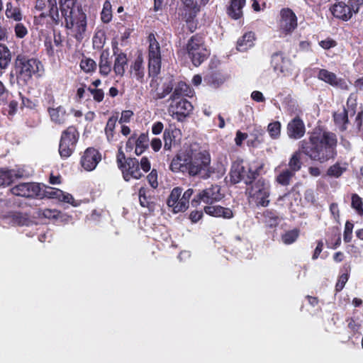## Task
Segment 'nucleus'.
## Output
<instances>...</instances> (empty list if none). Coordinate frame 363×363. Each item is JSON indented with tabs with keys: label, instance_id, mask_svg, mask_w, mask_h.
<instances>
[{
	"label": "nucleus",
	"instance_id": "1",
	"mask_svg": "<svg viewBox=\"0 0 363 363\" xmlns=\"http://www.w3.org/2000/svg\"><path fill=\"white\" fill-rule=\"evenodd\" d=\"M337 144V137L334 133L320 129L315 130L308 140H303L299 143L298 150L293 154L289 163L291 169H286L280 172L277 182H289L294 179L295 172L301 166V153L311 160L324 163L335 158Z\"/></svg>",
	"mask_w": 363,
	"mask_h": 363
},
{
	"label": "nucleus",
	"instance_id": "2",
	"mask_svg": "<svg viewBox=\"0 0 363 363\" xmlns=\"http://www.w3.org/2000/svg\"><path fill=\"white\" fill-rule=\"evenodd\" d=\"M76 0H60L61 15L59 13L57 3L48 4L49 14L52 23L57 25L64 18L66 28L71 30L74 38L80 41L86 28V15L79 7L75 6Z\"/></svg>",
	"mask_w": 363,
	"mask_h": 363
},
{
	"label": "nucleus",
	"instance_id": "3",
	"mask_svg": "<svg viewBox=\"0 0 363 363\" xmlns=\"http://www.w3.org/2000/svg\"><path fill=\"white\" fill-rule=\"evenodd\" d=\"M210 162L208 152L190 148L172 160L170 169L172 172L187 173L190 176L206 179L211 174Z\"/></svg>",
	"mask_w": 363,
	"mask_h": 363
},
{
	"label": "nucleus",
	"instance_id": "4",
	"mask_svg": "<svg viewBox=\"0 0 363 363\" xmlns=\"http://www.w3.org/2000/svg\"><path fill=\"white\" fill-rule=\"evenodd\" d=\"M186 51L192 63L199 66L206 59L208 52L204 45V41L201 35H193L186 44Z\"/></svg>",
	"mask_w": 363,
	"mask_h": 363
},
{
	"label": "nucleus",
	"instance_id": "5",
	"mask_svg": "<svg viewBox=\"0 0 363 363\" xmlns=\"http://www.w3.org/2000/svg\"><path fill=\"white\" fill-rule=\"evenodd\" d=\"M246 194L257 206H267L269 203V186L267 183H246Z\"/></svg>",
	"mask_w": 363,
	"mask_h": 363
},
{
	"label": "nucleus",
	"instance_id": "6",
	"mask_svg": "<svg viewBox=\"0 0 363 363\" xmlns=\"http://www.w3.org/2000/svg\"><path fill=\"white\" fill-rule=\"evenodd\" d=\"M178 89L174 91L171 96L172 103L169 106V112L172 117L178 121H183V120L190 114L193 110L191 104L185 99H180L177 96Z\"/></svg>",
	"mask_w": 363,
	"mask_h": 363
},
{
	"label": "nucleus",
	"instance_id": "7",
	"mask_svg": "<svg viewBox=\"0 0 363 363\" xmlns=\"http://www.w3.org/2000/svg\"><path fill=\"white\" fill-rule=\"evenodd\" d=\"M42 183H18V185L11 188V191L13 194L26 197L33 198L37 197L39 199L45 198V187L43 185L40 186Z\"/></svg>",
	"mask_w": 363,
	"mask_h": 363
},
{
	"label": "nucleus",
	"instance_id": "8",
	"mask_svg": "<svg viewBox=\"0 0 363 363\" xmlns=\"http://www.w3.org/2000/svg\"><path fill=\"white\" fill-rule=\"evenodd\" d=\"M79 133L73 126H69L62 132L59 145V152L62 157L67 158L73 152L78 140Z\"/></svg>",
	"mask_w": 363,
	"mask_h": 363
},
{
	"label": "nucleus",
	"instance_id": "9",
	"mask_svg": "<svg viewBox=\"0 0 363 363\" xmlns=\"http://www.w3.org/2000/svg\"><path fill=\"white\" fill-rule=\"evenodd\" d=\"M40 62L33 58L27 59L18 56L16 60V67L18 70V77L24 82L30 79L33 74L39 72Z\"/></svg>",
	"mask_w": 363,
	"mask_h": 363
},
{
	"label": "nucleus",
	"instance_id": "10",
	"mask_svg": "<svg viewBox=\"0 0 363 363\" xmlns=\"http://www.w3.org/2000/svg\"><path fill=\"white\" fill-rule=\"evenodd\" d=\"M225 193L218 184H212L210 188L203 190L191 201L193 206H197L201 201L206 204L221 200Z\"/></svg>",
	"mask_w": 363,
	"mask_h": 363
},
{
	"label": "nucleus",
	"instance_id": "11",
	"mask_svg": "<svg viewBox=\"0 0 363 363\" xmlns=\"http://www.w3.org/2000/svg\"><path fill=\"white\" fill-rule=\"evenodd\" d=\"M271 65L274 71L277 74H281L284 77L292 75L295 69V66L291 60L279 52L274 53L272 55Z\"/></svg>",
	"mask_w": 363,
	"mask_h": 363
},
{
	"label": "nucleus",
	"instance_id": "12",
	"mask_svg": "<svg viewBox=\"0 0 363 363\" xmlns=\"http://www.w3.org/2000/svg\"><path fill=\"white\" fill-rule=\"evenodd\" d=\"M242 159H237L233 162L230 170V182H252L256 179L257 173L246 169Z\"/></svg>",
	"mask_w": 363,
	"mask_h": 363
},
{
	"label": "nucleus",
	"instance_id": "13",
	"mask_svg": "<svg viewBox=\"0 0 363 363\" xmlns=\"http://www.w3.org/2000/svg\"><path fill=\"white\" fill-rule=\"evenodd\" d=\"M31 167L26 166H16L13 169L0 167V180L13 182L15 179H26L33 174Z\"/></svg>",
	"mask_w": 363,
	"mask_h": 363
},
{
	"label": "nucleus",
	"instance_id": "14",
	"mask_svg": "<svg viewBox=\"0 0 363 363\" xmlns=\"http://www.w3.org/2000/svg\"><path fill=\"white\" fill-rule=\"evenodd\" d=\"M278 27L281 34L288 35L291 33L297 27L296 14L289 9H281Z\"/></svg>",
	"mask_w": 363,
	"mask_h": 363
},
{
	"label": "nucleus",
	"instance_id": "15",
	"mask_svg": "<svg viewBox=\"0 0 363 363\" xmlns=\"http://www.w3.org/2000/svg\"><path fill=\"white\" fill-rule=\"evenodd\" d=\"M101 157L98 150L93 147L87 148L81 158V164L86 171H92L101 161Z\"/></svg>",
	"mask_w": 363,
	"mask_h": 363
},
{
	"label": "nucleus",
	"instance_id": "16",
	"mask_svg": "<svg viewBox=\"0 0 363 363\" xmlns=\"http://www.w3.org/2000/svg\"><path fill=\"white\" fill-rule=\"evenodd\" d=\"M317 77L318 79L333 86L338 87L344 90H347L349 88L347 83L343 79L337 78L335 73L329 72L327 69H318Z\"/></svg>",
	"mask_w": 363,
	"mask_h": 363
},
{
	"label": "nucleus",
	"instance_id": "17",
	"mask_svg": "<svg viewBox=\"0 0 363 363\" xmlns=\"http://www.w3.org/2000/svg\"><path fill=\"white\" fill-rule=\"evenodd\" d=\"M286 133L291 139L298 140L303 137L306 127L303 120L296 116L290 121L286 126Z\"/></svg>",
	"mask_w": 363,
	"mask_h": 363
},
{
	"label": "nucleus",
	"instance_id": "18",
	"mask_svg": "<svg viewBox=\"0 0 363 363\" xmlns=\"http://www.w3.org/2000/svg\"><path fill=\"white\" fill-rule=\"evenodd\" d=\"M122 168L123 177L125 181H129L131 179H139L142 175L139 168V162L136 159L128 158Z\"/></svg>",
	"mask_w": 363,
	"mask_h": 363
},
{
	"label": "nucleus",
	"instance_id": "19",
	"mask_svg": "<svg viewBox=\"0 0 363 363\" xmlns=\"http://www.w3.org/2000/svg\"><path fill=\"white\" fill-rule=\"evenodd\" d=\"M182 7L181 15L182 18L186 22H191L199 11V7L196 0H181Z\"/></svg>",
	"mask_w": 363,
	"mask_h": 363
},
{
	"label": "nucleus",
	"instance_id": "20",
	"mask_svg": "<svg viewBox=\"0 0 363 363\" xmlns=\"http://www.w3.org/2000/svg\"><path fill=\"white\" fill-rule=\"evenodd\" d=\"M350 5H347L344 2H338L333 5L331 9L333 15L337 18L342 19L344 21L349 20L353 13H356L353 10V6L351 3V0L349 1Z\"/></svg>",
	"mask_w": 363,
	"mask_h": 363
},
{
	"label": "nucleus",
	"instance_id": "21",
	"mask_svg": "<svg viewBox=\"0 0 363 363\" xmlns=\"http://www.w3.org/2000/svg\"><path fill=\"white\" fill-rule=\"evenodd\" d=\"M154 194L152 189H148L145 186L141 187L139 190L140 204L142 207L147 208L150 212L155 210Z\"/></svg>",
	"mask_w": 363,
	"mask_h": 363
},
{
	"label": "nucleus",
	"instance_id": "22",
	"mask_svg": "<svg viewBox=\"0 0 363 363\" xmlns=\"http://www.w3.org/2000/svg\"><path fill=\"white\" fill-rule=\"evenodd\" d=\"M45 198L57 199L60 201L73 204L74 198L68 193H65L60 189L52 188L50 186L45 187Z\"/></svg>",
	"mask_w": 363,
	"mask_h": 363
},
{
	"label": "nucleus",
	"instance_id": "23",
	"mask_svg": "<svg viewBox=\"0 0 363 363\" xmlns=\"http://www.w3.org/2000/svg\"><path fill=\"white\" fill-rule=\"evenodd\" d=\"M143 58L142 55H139L131 64L130 73L131 77L135 78L140 82H143L145 77V69L143 65Z\"/></svg>",
	"mask_w": 363,
	"mask_h": 363
},
{
	"label": "nucleus",
	"instance_id": "24",
	"mask_svg": "<svg viewBox=\"0 0 363 363\" xmlns=\"http://www.w3.org/2000/svg\"><path fill=\"white\" fill-rule=\"evenodd\" d=\"M205 213L214 217H222L230 219L233 217V211L221 206H207L203 208Z\"/></svg>",
	"mask_w": 363,
	"mask_h": 363
},
{
	"label": "nucleus",
	"instance_id": "25",
	"mask_svg": "<svg viewBox=\"0 0 363 363\" xmlns=\"http://www.w3.org/2000/svg\"><path fill=\"white\" fill-rule=\"evenodd\" d=\"M127 65L128 59L125 53L120 52L118 54H115L113 69L116 76L122 77L124 75Z\"/></svg>",
	"mask_w": 363,
	"mask_h": 363
},
{
	"label": "nucleus",
	"instance_id": "26",
	"mask_svg": "<svg viewBox=\"0 0 363 363\" xmlns=\"http://www.w3.org/2000/svg\"><path fill=\"white\" fill-rule=\"evenodd\" d=\"M255 40V33L252 32H247L245 33L241 38L238 40L237 49L240 52L247 51L248 49L253 47Z\"/></svg>",
	"mask_w": 363,
	"mask_h": 363
},
{
	"label": "nucleus",
	"instance_id": "27",
	"mask_svg": "<svg viewBox=\"0 0 363 363\" xmlns=\"http://www.w3.org/2000/svg\"><path fill=\"white\" fill-rule=\"evenodd\" d=\"M245 5V0H231L228 7V16L235 19H239L242 16V8Z\"/></svg>",
	"mask_w": 363,
	"mask_h": 363
},
{
	"label": "nucleus",
	"instance_id": "28",
	"mask_svg": "<svg viewBox=\"0 0 363 363\" xmlns=\"http://www.w3.org/2000/svg\"><path fill=\"white\" fill-rule=\"evenodd\" d=\"M5 15L7 18L16 22H20L23 18V15L20 7L18 5H14L11 2L6 3Z\"/></svg>",
	"mask_w": 363,
	"mask_h": 363
},
{
	"label": "nucleus",
	"instance_id": "29",
	"mask_svg": "<svg viewBox=\"0 0 363 363\" xmlns=\"http://www.w3.org/2000/svg\"><path fill=\"white\" fill-rule=\"evenodd\" d=\"M51 121L57 125H62L65 123L67 117L65 109L60 106L57 108H50L48 109Z\"/></svg>",
	"mask_w": 363,
	"mask_h": 363
},
{
	"label": "nucleus",
	"instance_id": "30",
	"mask_svg": "<svg viewBox=\"0 0 363 363\" xmlns=\"http://www.w3.org/2000/svg\"><path fill=\"white\" fill-rule=\"evenodd\" d=\"M6 218H9L13 224L19 226H28L31 222L29 215L21 212H10Z\"/></svg>",
	"mask_w": 363,
	"mask_h": 363
},
{
	"label": "nucleus",
	"instance_id": "31",
	"mask_svg": "<svg viewBox=\"0 0 363 363\" xmlns=\"http://www.w3.org/2000/svg\"><path fill=\"white\" fill-rule=\"evenodd\" d=\"M262 222L267 228H275L280 222V218L276 211L265 210L262 213Z\"/></svg>",
	"mask_w": 363,
	"mask_h": 363
},
{
	"label": "nucleus",
	"instance_id": "32",
	"mask_svg": "<svg viewBox=\"0 0 363 363\" xmlns=\"http://www.w3.org/2000/svg\"><path fill=\"white\" fill-rule=\"evenodd\" d=\"M350 113L345 108H343L342 111H337L334 113V121L336 125L341 130H344L347 128V124L348 123V116Z\"/></svg>",
	"mask_w": 363,
	"mask_h": 363
},
{
	"label": "nucleus",
	"instance_id": "33",
	"mask_svg": "<svg viewBox=\"0 0 363 363\" xmlns=\"http://www.w3.org/2000/svg\"><path fill=\"white\" fill-rule=\"evenodd\" d=\"M148 58H161L160 44L156 40L154 34H150L148 36Z\"/></svg>",
	"mask_w": 363,
	"mask_h": 363
},
{
	"label": "nucleus",
	"instance_id": "34",
	"mask_svg": "<svg viewBox=\"0 0 363 363\" xmlns=\"http://www.w3.org/2000/svg\"><path fill=\"white\" fill-rule=\"evenodd\" d=\"M117 119L118 118L116 116L110 117L105 127V135L106 137V140L109 143H112L113 142L116 140L114 130L116 128Z\"/></svg>",
	"mask_w": 363,
	"mask_h": 363
},
{
	"label": "nucleus",
	"instance_id": "35",
	"mask_svg": "<svg viewBox=\"0 0 363 363\" xmlns=\"http://www.w3.org/2000/svg\"><path fill=\"white\" fill-rule=\"evenodd\" d=\"M149 137L147 133H141L138 138L136 137L135 153L139 156L142 155L148 147Z\"/></svg>",
	"mask_w": 363,
	"mask_h": 363
},
{
	"label": "nucleus",
	"instance_id": "36",
	"mask_svg": "<svg viewBox=\"0 0 363 363\" xmlns=\"http://www.w3.org/2000/svg\"><path fill=\"white\" fill-rule=\"evenodd\" d=\"M108 52H103L100 56V60L99 63V72L101 75L107 76L111 70V63L108 60Z\"/></svg>",
	"mask_w": 363,
	"mask_h": 363
},
{
	"label": "nucleus",
	"instance_id": "37",
	"mask_svg": "<svg viewBox=\"0 0 363 363\" xmlns=\"http://www.w3.org/2000/svg\"><path fill=\"white\" fill-rule=\"evenodd\" d=\"M11 60V54L6 45L0 43V67L5 69Z\"/></svg>",
	"mask_w": 363,
	"mask_h": 363
},
{
	"label": "nucleus",
	"instance_id": "38",
	"mask_svg": "<svg viewBox=\"0 0 363 363\" xmlns=\"http://www.w3.org/2000/svg\"><path fill=\"white\" fill-rule=\"evenodd\" d=\"M300 235V230L298 228H294L286 231L281 235V239L285 245H291L296 241Z\"/></svg>",
	"mask_w": 363,
	"mask_h": 363
},
{
	"label": "nucleus",
	"instance_id": "39",
	"mask_svg": "<svg viewBox=\"0 0 363 363\" xmlns=\"http://www.w3.org/2000/svg\"><path fill=\"white\" fill-rule=\"evenodd\" d=\"M193 190L189 189L186 190L182 197L179 199V204L177 205L175 213L184 212L189 206V200L192 195Z\"/></svg>",
	"mask_w": 363,
	"mask_h": 363
},
{
	"label": "nucleus",
	"instance_id": "40",
	"mask_svg": "<svg viewBox=\"0 0 363 363\" xmlns=\"http://www.w3.org/2000/svg\"><path fill=\"white\" fill-rule=\"evenodd\" d=\"M182 189H180L179 187L174 188L167 199V205L169 207H172L173 208V211L174 213H175L176 206L177 204H179V197L182 194Z\"/></svg>",
	"mask_w": 363,
	"mask_h": 363
},
{
	"label": "nucleus",
	"instance_id": "41",
	"mask_svg": "<svg viewBox=\"0 0 363 363\" xmlns=\"http://www.w3.org/2000/svg\"><path fill=\"white\" fill-rule=\"evenodd\" d=\"M161 69V58H148V72L150 77L157 76Z\"/></svg>",
	"mask_w": 363,
	"mask_h": 363
},
{
	"label": "nucleus",
	"instance_id": "42",
	"mask_svg": "<svg viewBox=\"0 0 363 363\" xmlns=\"http://www.w3.org/2000/svg\"><path fill=\"white\" fill-rule=\"evenodd\" d=\"M80 68L86 73H92L96 71L97 65L89 57H83L79 64Z\"/></svg>",
	"mask_w": 363,
	"mask_h": 363
},
{
	"label": "nucleus",
	"instance_id": "43",
	"mask_svg": "<svg viewBox=\"0 0 363 363\" xmlns=\"http://www.w3.org/2000/svg\"><path fill=\"white\" fill-rule=\"evenodd\" d=\"M281 124L279 121H273L269 123L267 131L270 138L273 140H277L281 135Z\"/></svg>",
	"mask_w": 363,
	"mask_h": 363
},
{
	"label": "nucleus",
	"instance_id": "44",
	"mask_svg": "<svg viewBox=\"0 0 363 363\" xmlns=\"http://www.w3.org/2000/svg\"><path fill=\"white\" fill-rule=\"evenodd\" d=\"M347 167V163L337 162L328 169V174L331 177H339L344 172L346 171Z\"/></svg>",
	"mask_w": 363,
	"mask_h": 363
},
{
	"label": "nucleus",
	"instance_id": "45",
	"mask_svg": "<svg viewBox=\"0 0 363 363\" xmlns=\"http://www.w3.org/2000/svg\"><path fill=\"white\" fill-rule=\"evenodd\" d=\"M101 20L104 23H108L112 18L111 4L109 1H106L101 11Z\"/></svg>",
	"mask_w": 363,
	"mask_h": 363
},
{
	"label": "nucleus",
	"instance_id": "46",
	"mask_svg": "<svg viewBox=\"0 0 363 363\" xmlns=\"http://www.w3.org/2000/svg\"><path fill=\"white\" fill-rule=\"evenodd\" d=\"M351 206L354 209H355V211L359 216H363L362 200V198L357 194H353L352 195Z\"/></svg>",
	"mask_w": 363,
	"mask_h": 363
},
{
	"label": "nucleus",
	"instance_id": "47",
	"mask_svg": "<svg viewBox=\"0 0 363 363\" xmlns=\"http://www.w3.org/2000/svg\"><path fill=\"white\" fill-rule=\"evenodd\" d=\"M346 322L347 323V328L350 330L352 337L359 333L361 325L354 318H348Z\"/></svg>",
	"mask_w": 363,
	"mask_h": 363
},
{
	"label": "nucleus",
	"instance_id": "48",
	"mask_svg": "<svg viewBox=\"0 0 363 363\" xmlns=\"http://www.w3.org/2000/svg\"><path fill=\"white\" fill-rule=\"evenodd\" d=\"M357 106V96L355 94H351L347 101V111L350 113V116L355 114V108Z\"/></svg>",
	"mask_w": 363,
	"mask_h": 363
},
{
	"label": "nucleus",
	"instance_id": "49",
	"mask_svg": "<svg viewBox=\"0 0 363 363\" xmlns=\"http://www.w3.org/2000/svg\"><path fill=\"white\" fill-rule=\"evenodd\" d=\"M354 228V224L347 220L345 223L343 239L345 242H350L352 238V230Z\"/></svg>",
	"mask_w": 363,
	"mask_h": 363
},
{
	"label": "nucleus",
	"instance_id": "50",
	"mask_svg": "<svg viewBox=\"0 0 363 363\" xmlns=\"http://www.w3.org/2000/svg\"><path fill=\"white\" fill-rule=\"evenodd\" d=\"M349 277L350 276L347 269L345 273L342 274L339 277L338 280L335 284V291L337 293L341 291L343 289L345 284L347 282L349 279Z\"/></svg>",
	"mask_w": 363,
	"mask_h": 363
},
{
	"label": "nucleus",
	"instance_id": "51",
	"mask_svg": "<svg viewBox=\"0 0 363 363\" xmlns=\"http://www.w3.org/2000/svg\"><path fill=\"white\" fill-rule=\"evenodd\" d=\"M15 35L18 38H23L28 34L27 28L20 22H17L14 27Z\"/></svg>",
	"mask_w": 363,
	"mask_h": 363
},
{
	"label": "nucleus",
	"instance_id": "52",
	"mask_svg": "<svg viewBox=\"0 0 363 363\" xmlns=\"http://www.w3.org/2000/svg\"><path fill=\"white\" fill-rule=\"evenodd\" d=\"M34 24L37 26H47L49 23L48 16L45 13H41L34 18Z\"/></svg>",
	"mask_w": 363,
	"mask_h": 363
},
{
	"label": "nucleus",
	"instance_id": "53",
	"mask_svg": "<svg viewBox=\"0 0 363 363\" xmlns=\"http://www.w3.org/2000/svg\"><path fill=\"white\" fill-rule=\"evenodd\" d=\"M88 91L91 94L94 101L101 102L104 98V93L101 89L89 87Z\"/></svg>",
	"mask_w": 363,
	"mask_h": 363
},
{
	"label": "nucleus",
	"instance_id": "54",
	"mask_svg": "<svg viewBox=\"0 0 363 363\" xmlns=\"http://www.w3.org/2000/svg\"><path fill=\"white\" fill-rule=\"evenodd\" d=\"M17 107L18 102L12 100L9 102L7 106L4 108L3 112L5 115H8L10 116H13L17 111Z\"/></svg>",
	"mask_w": 363,
	"mask_h": 363
},
{
	"label": "nucleus",
	"instance_id": "55",
	"mask_svg": "<svg viewBox=\"0 0 363 363\" xmlns=\"http://www.w3.org/2000/svg\"><path fill=\"white\" fill-rule=\"evenodd\" d=\"M328 247L332 249H336L341 244V237L340 234H334L331 237L330 242H327Z\"/></svg>",
	"mask_w": 363,
	"mask_h": 363
},
{
	"label": "nucleus",
	"instance_id": "56",
	"mask_svg": "<svg viewBox=\"0 0 363 363\" xmlns=\"http://www.w3.org/2000/svg\"><path fill=\"white\" fill-rule=\"evenodd\" d=\"M178 89L177 96L179 97L180 95L189 96L191 91L188 85L184 82H179L178 84L177 87L175 88L174 91Z\"/></svg>",
	"mask_w": 363,
	"mask_h": 363
},
{
	"label": "nucleus",
	"instance_id": "57",
	"mask_svg": "<svg viewBox=\"0 0 363 363\" xmlns=\"http://www.w3.org/2000/svg\"><path fill=\"white\" fill-rule=\"evenodd\" d=\"M60 211L55 209L45 208L42 211L41 215L47 218H57L59 216Z\"/></svg>",
	"mask_w": 363,
	"mask_h": 363
},
{
	"label": "nucleus",
	"instance_id": "58",
	"mask_svg": "<svg viewBox=\"0 0 363 363\" xmlns=\"http://www.w3.org/2000/svg\"><path fill=\"white\" fill-rule=\"evenodd\" d=\"M133 116V112L130 110H125L121 113V116L119 119V123L123 124L130 122Z\"/></svg>",
	"mask_w": 363,
	"mask_h": 363
},
{
	"label": "nucleus",
	"instance_id": "59",
	"mask_svg": "<svg viewBox=\"0 0 363 363\" xmlns=\"http://www.w3.org/2000/svg\"><path fill=\"white\" fill-rule=\"evenodd\" d=\"M135 143H136V135H131L125 144V151L127 152H131L133 149L135 150Z\"/></svg>",
	"mask_w": 363,
	"mask_h": 363
},
{
	"label": "nucleus",
	"instance_id": "60",
	"mask_svg": "<svg viewBox=\"0 0 363 363\" xmlns=\"http://www.w3.org/2000/svg\"><path fill=\"white\" fill-rule=\"evenodd\" d=\"M263 135V131L262 130H257V134H256L255 138L253 140H248V145H251L252 147H257L258 145L262 143V136Z\"/></svg>",
	"mask_w": 363,
	"mask_h": 363
},
{
	"label": "nucleus",
	"instance_id": "61",
	"mask_svg": "<svg viewBox=\"0 0 363 363\" xmlns=\"http://www.w3.org/2000/svg\"><path fill=\"white\" fill-rule=\"evenodd\" d=\"M164 128V125L162 122L157 121L152 124V133L154 135H159L160 134Z\"/></svg>",
	"mask_w": 363,
	"mask_h": 363
},
{
	"label": "nucleus",
	"instance_id": "62",
	"mask_svg": "<svg viewBox=\"0 0 363 363\" xmlns=\"http://www.w3.org/2000/svg\"><path fill=\"white\" fill-rule=\"evenodd\" d=\"M203 217L202 211H193L189 215V219L192 223L198 222Z\"/></svg>",
	"mask_w": 363,
	"mask_h": 363
},
{
	"label": "nucleus",
	"instance_id": "63",
	"mask_svg": "<svg viewBox=\"0 0 363 363\" xmlns=\"http://www.w3.org/2000/svg\"><path fill=\"white\" fill-rule=\"evenodd\" d=\"M323 242L322 240H318L317 242V246H316V247L313 252V254L312 255V259L313 260L317 259L318 258L320 254L323 251Z\"/></svg>",
	"mask_w": 363,
	"mask_h": 363
},
{
	"label": "nucleus",
	"instance_id": "64",
	"mask_svg": "<svg viewBox=\"0 0 363 363\" xmlns=\"http://www.w3.org/2000/svg\"><path fill=\"white\" fill-rule=\"evenodd\" d=\"M251 98L256 102H264L265 98L263 94L259 91H254L251 94Z\"/></svg>",
	"mask_w": 363,
	"mask_h": 363
}]
</instances>
